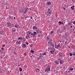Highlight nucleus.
<instances>
[{"instance_id": "f257e3e1", "label": "nucleus", "mask_w": 75, "mask_h": 75, "mask_svg": "<svg viewBox=\"0 0 75 75\" xmlns=\"http://www.w3.org/2000/svg\"><path fill=\"white\" fill-rule=\"evenodd\" d=\"M43 56L42 55V53H40L39 57L38 58V59L40 61H43Z\"/></svg>"}, {"instance_id": "f03ea898", "label": "nucleus", "mask_w": 75, "mask_h": 75, "mask_svg": "<svg viewBox=\"0 0 75 75\" xmlns=\"http://www.w3.org/2000/svg\"><path fill=\"white\" fill-rule=\"evenodd\" d=\"M50 67L48 66L47 68L45 69V72H48V71H51Z\"/></svg>"}, {"instance_id": "7ed1b4c3", "label": "nucleus", "mask_w": 75, "mask_h": 75, "mask_svg": "<svg viewBox=\"0 0 75 75\" xmlns=\"http://www.w3.org/2000/svg\"><path fill=\"white\" fill-rule=\"evenodd\" d=\"M7 25L8 27L10 28H12V27L11 26V23H10V22H8Z\"/></svg>"}, {"instance_id": "20e7f679", "label": "nucleus", "mask_w": 75, "mask_h": 75, "mask_svg": "<svg viewBox=\"0 0 75 75\" xmlns=\"http://www.w3.org/2000/svg\"><path fill=\"white\" fill-rule=\"evenodd\" d=\"M64 63V62L63 60H60L59 63L60 64H63Z\"/></svg>"}, {"instance_id": "39448f33", "label": "nucleus", "mask_w": 75, "mask_h": 75, "mask_svg": "<svg viewBox=\"0 0 75 75\" xmlns=\"http://www.w3.org/2000/svg\"><path fill=\"white\" fill-rule=\"evenodd\" d=\"M21 47L23 48H25L26 47V45L25 44H23L22 45Z\"/></svg>"}, {"instance_id": "423d86ee", "label": "nucleus", "mask_w": 75, "mask_h": 75, "mask_svg": "<svg viewBox=\"0 0 75 75\" xmlns=\"http://www.w3.org/2000/svg\"><path fill=\"white\" fill-rule=\"evenodd\" d=\"M30 35H28L25 36V38L27 39H28V38H30Z\"/></svg>"}, {"instance_id": "0eeeda50", "label": "nucleus", "mask_w": 75, "mask_h": 75, "mask_svg": "<svg viewBox=\"0 0 75 75\" xmlns=\"http://www.w3.org/2000/svg\"><path fill=\"white\" fill-rule=\"evenodd\" d=\"M32 33V32H29L28 31L26 32L27 35H30V34H31Z\"/></svg>"}, {"instance_id": "6e6552de", "label": "nucleus", "mask_w": 75, "mask_h": 75, "mask_svg": "<svg viewBox=\"0 0 75 75\" xmlns=\"http://www.w3.org/2000/svg\"><path fill=\"white\" fill-rule=\"evenodd\" d=\"M51 3H52V2H47V3L46 4H47V5L49 6V5H51Z\"/></svg>"}, {"instance_id": "1a4fd4ad", "label": "nucleus", "mask_w": 75, "mask_h": 75, "mask_svg": "<svg viewBox=\"0 0 75 75\" xmlns=\"http://www.w3.org/2000/svg\"><path fill=\"white\" fill-rule=\"evenodd\" d=\"M54 47H53L52 48H51V50H52V51H54V52L56 50L54 48Z\"/></svg>"}, {"instance_id": "9d476101", "label": "nucleus", "mask_w": 75, "mask_h": 75, "mask_svg": "<svg viewBox=\"0 0 75 75\" xmlns=\"http://www.w3.org/2000/svg\"><path fill=\"white\" fill-rule=\"evenodd\" d=\"M36 31L37 34H40V30L38 29H37L36 30Z\"/></svg>"}, {"instance_id": "9b49d317", "label": "nucleus", "mask_w": 75, "mask_h": 75, "mask_svg": "<svg viewBox=\"0 0 75 75\" xmlns=\"http://www.w3.org/2000/svg\"><path fill=\"white\" fill-rule=\"evenodd\" d=\"M18 26L19 27V25H18V24H15V27H16V28H18Z\"/></svg>"}, {"instance_id": "f8f14e48", "label": "nucleus", "mask_w": 75, "mask_h": 75, "mask_svg": "<svg viewBox=\"0 0 75 75\" xmlns=\"http://www.w3.org/2000/svg\"><path fill=\"white\" fill-rule=\"evenodd\" d=\"M21 44V42L19 41H17L16 42V45H18V44Z\"/></svg>"}, {"instance_id": "ddd939ff", "label": "nucleus", "mask_w": 75, "mask_h": 75, "mask_svg": "<svg viewBox=\"0 0 75 75\" xmlns=\"http://www.w3.org/2000/svg\"><path fill=\"white\" fill-rule=\"evenodd\" d=\"M63 29L64 30H67V25H64Z\"/></svg>"}, {"instance_id": "4468645a", "label": "nucleus", "mask_w": 75, "mask_h": 75, "mask_svg": "<svg viewBox=\"0 0 75 75\" xmlns=\"http://www.w3.org/2000/svg\"><path fill=\"white\" fill-rule=\"evenodd\" d=\"M48 12L49 14H51L52 13V11L51 10H48Z\"/></svg>"}, {"instance_id": "2eb2a0df", "label": "nucleus", "mask_w": 75, "mask_h": 75, "mask_svg": "<svg viewBox=\"0 0 75 75\" xmlns=\"http://www.w3.org/2000/svg\"><path fill=\"white\" fill-rule=\"evenodd\" d=\"M28 10V8H27L26 9H25V12H24V13H26V12H27V11Z\"/></svg>"}, {"instance_id": "dca6fc26", "label": "nucleus", "mask_w": 75, "mask_h": 75, "mask_svg": "<svg viewBox=\"0 0 75 75\" xmlns=\"http://www.w3.org/2000/svg\"><path fill=\"white\" fill-rule=\"evenodd\" d=\"M55 63L57 64H59V62L57 60H56L54 62Z\"/></svg>"}, {"instance_id": "f3484780", "label": "nucleus", "mask_w": 75, "mask_h": 75, "mask_svg": "<svg viewBox=\"0 0 75 75\" xmlns=\"http://www.w3.org/2000/svg\"><path fill=\"white\" fill-rule=\"evenodd\" d=\"M42 54V56H43V55H47V53L45 52H44Z\"/></svg>"}, {"instance_id": "a211bd4d", "label": "nucleus", "mask_w": 75, "mask_h": 75, "mask_svg": "<svg viewBox=\"0 0 75 75\" xmlns=\"http://www.w3.org/2000/svg\"><path fill=\"white\" fill-rule=\"evenodd\" d=\"M1 34L3 35V34H5V33H4V31H1Z\"/></svg>"}, {"instance_id": "6ab92c4d", "label": "nucleus", "mask_w": 75, "mask_h": 75, "mask_svg": "<svg viewBox=\"0 0 75 75\" xmlns=\"http://www.w3.org/2000/svg\"><path fill=\"white\" fill-rule=\"evenodd\" d=\"M59 47H60V48H61V49L62 50L63 49V48H62V46H61V45H60V43H59Z\"/></svg>"}, {"instance_id": "aec40b11", "label": "nucleus", "mask_w": 75, "mask_h": 75, "mask_svg": "<svg viewBox=\"0 0 75 75\" xmlns=\"http://www.w3.org/2000/svg\"><path fill=\"white\" fill-rule=\"evenodd\" d=\"M33 33H34V35H37L38 34L37 32H34Z\"/></svg>"}, {"instance_id": "412c9836", "label": "nucleus", "mask_w": 75, "mask_h": 75, "mask_svg": "<svg viewBox=\"0 0 75 75\" xmlns=\"http://www.w3.org/2000/svg\"><path fill=\"white\" fill-rule=\"evenodd\" d=\"M58 24L59 25H61V24H62V22L61 21H59L58 23Z\"/></svg>"}, {"instance_id": "4be33fe9", "label": "nucleus", "mask_w": 75, "mask_h": 75, "mask_svg": "<svg viewBox=\"0 0 75 75\" xmlns=\"http://www.w3.org/2000/svg\"><path fill=\"white\" fill-rule=\"evenodd\" d=\"M52 41V37H50V40H49V41L50 42H51Z\"/></svg>"}, {"instance_id": "5701e85b", "label": "nucleus", "mask_w": 75, "mask_h": 75, "mask_svg": "<svg viewBox=\"0 0 75 75\" xmlns=\"http://www.w3.org/2000/svg\"><path fill=\"white\" fill-rule=\"evenodd\" d=\"M74 6H73L71 7V8L72 9V10H74Z\"/></svg>"}, {"instance_id": "b1692460", "label": "nucleus", "mask_w": 75, "mask_h": 75, "mask_svg": "<svg viewBox=\"0 0 75 75\" xmlns=\"http://www.w3.org/2000/svg\"><path fill=\"white\" fill-rule=\"evenodd\" d=\"M9 19H10V20H12L13 19V18H12V17L11 16H9Z\"/></svg>"}, {"instance_id": "393cba45", "label": "nucleus", "mask_w": 75, "mask_h": 75, "mask_svg": "<svg viewBox=\"0 0 75 75\" xmlns=\"http://www.w3.org/2000/svg\"><path fill=\"white\" fill-rule=\"evenodd\" d=\"M31 53H33V54H34V51H33V50H31Z\"/></svg>"}, {"instance_id": "a878e982", "label": "nucleus", "mask_w": 75, "mask_h": 75, "mask_svg": "<svg viewBox=\"0 0 75 75\" xmlns=\"http://www.w3.org/2000/svg\"><path fill=\"white\" fill-rule=\"evenodd\" d=\"M36 72H40V70L39 69H37V70H36Z\"/></svg>"}, {"instance_id": "bb28decb", "label": "nucleus", "mask_w": 75, "mask_h": 75, "mask_svg": "<svg viewBox=\"0 0 75 75\" xmlns=\"http://www.w3.org/2000/svg\"><path fill=\"white\" fill-rule=\"evenodd\" d=\"M69 25H71L72 24V23H68Z\"/></svg>"}, {"instance_id": "cd10ccee", "label": "nucleus", "mask_w": 75, "mask_h": 75, "mask_svg": "<svg viewBox=\"0 0 75 75\" xmlns=\"http://www.w3.org/2000/svg\"><path fill=\"white\" fill-rule=\"evenodd\" d=\"M13 53L15 54V55H16V54H17V53L16 52V51H14V52H13Z\"/></svg>"}, {"instance_id": "c85d7f7f", "label": "nucleus", "mask_w": 75, "mask_h": 75, "mask_svg": "<svg viewBox=\"0 0 75 75\" xmlns=\"http://www.w3.org/2000/svg\"><path fill=\"white\" fill-rule=\"evenodd\" d=\"M36 26H34L33 27V30H35V27Z\"/></svg>"}, {"instance_id": "c756f323", "label": "nucleus", "mask_w": 75, "mask_h": 75, "mask_svg": "<svg viewBox=\"0 0 75 75\" xmlns=\"http://www.w3.org/2000/svg\"><path fill=\"white\" fill-rule=\"evenodd\" d=\"M22 68H19V71L20 72H21L22 71Z\"/></svg>"}, {"instance_id": "7c9ffc66", "label": "nucleus", "mask_w": 75, "mask_h": 75, "mask_svg": "<svg viewBox=\"0 0 75 75\" xmlns=\"http://www.w3.org/2000/svg\"><path fill=\"white\" fill-rule=\"evenodd\" d=\"M50 52L52 54H53V53H52V52H54V51H50Z\"/></svg>"}, {"instance_id": "2f4dec72", "label": "nucleus", "mask_w": 75, "mask_h": 75, "mask_svg": "<svg viewBox=\"0 0 75 75\" xmlns=\"http://www.w3.org/2000/svg\"><path fill=\"white\" fill-rule=\"evenodd\" d=\"M69 70H70V71H73V70H74V69L71 68L69 69Z\"/></svg>"}, {"instance_id": "473e14b6", "label": "nucleus", "mask_w": 75, "mask_h": 75, "mask_svg": "<svg viewBox=\"0 0 75 75\" xmlns=\"http://www.w3.org/2000/svg\"><path fill=\"white\" fill-rule=\"evenodd\" d=\"M1 49V52H3V50H4V48H2Z\"/></svg>"}, {"instance_id": "72a5a7b5", "label": "nucleus", "mask_w": 75, "mask_h": 75, "mask_svg": "<svg viewBox=\"0 0 75 75\" xmlns=\"http://www.w3.org/2000/svg\"><path fill=\"white\" fill-rule=\"evenodd\" d=\"M51 45H52V47H54V44H52V43H50Z\"/></svg>"}, {"instance_id": "f704fd0d", "label": "nucleus", "mask_w": 75, "mask_h": 75, "mask_svg": "<svg viewBox=\"0 0 75 75\" xmlns=\"http://www.w3.org/2000/svg\"><path fill=\"white\" fill-rule=\"evenodd\" d=\"M67 42L66 41L64 43L65 45H67Z\"/></svg>"}, {"instance_id": "c9c22d12", "label": "nucleus", "mask_w": 75, "mask_h": 75, "mask_svg": "<svg viewBox=\"0 0 75 75\" xmlns=\"http://www.w3.org/2000/svg\"><path fill=\"white\" fill-rule=\"evenodd\" d=\"M69 54H70V56H72V53H69Z\"/></svg>"}, {"instance_id": "e433bc0d", "label": "nucleus", "mask_w": 75, "mask_h": 75, "mask_svg": "<svg viewBox=\"0 0 75 75\" xmlns=\"http://www.w3.org/2000/svg\"><path fill=\"white\" fill-rule=\"evenodd\" d=\"M54 44V45H55V47H56L57 46V45L56 44V43H54L53 44Z\"/></svg>"}, {"instance_id": "4c0bfd02", "label": "nucleus", "mask_w": 75, "mask_h": 75, "mask_svg": "<svg viewBox=\"0 0 75 75\" xmlns=\"http://www.w3.org/2000/svg\"><path fill=\"white\" fill-rule=\"evenodd\" d=\"M26 42V45H28V42Z\"/></svg>"}, {"instance_id": "58836bf2", "label": "nucleus", "mask_w": 75, "mask_h": 75, "mask_svg": "<svg viewBox=\"0 0 75 75\" xmlns=\"http://www.w3.org/2000/svg\"><path fill=\"white\" fill-rule=\"evenodd\" d=\"M52 45H49L48 46L49 47H51V46Z\"/></svg>"}, {"instance_id": "ea45409f", "label": "nucleus", "mask_w": 75, "mask_h": 75, "mask_svg": "<svg viewBox=\"0 0 75 75\" xmlns=\"http://www.w3.org/2000/svg\"><path fill=\"white\" fill-rule=\"evenodd\" d=\"M51 34H54V31H52L51 32Z\"/></svg>"}, {"instance_id": "a19ab883", "label": "nucleus", "mask_w": 75, "mask_h": 75, "mask_svg": "<svg viewBox=\"0 0 75 75\" xmlns=\"http://www.w3.org/2000/svg\"><path fill=\"white\" fill-rule=\"evenodd\" d=\"M73 55H74V56H75V52H74L73 54Z\"/></svg>"}, {"instance_id": "79ce46f5", "label": "nucleus", "mask_w": 75, "mask_h": 75, "mask_svg": "<svg viewBox=\"0 0 75 75\" xmlns=\"http://www.w3.org/2000/svg\"><path fill=\"white\" fill-rule=\"evenodd\" d=\"M16 31V30H15V29H13V31H14V32H15V31Z\"/></svg>"}, {"instance_id": "37998d69", "label": "nucleus", "mask_w": 75, "mask_h": 75, "mask_svg": "<svg viewBox=\"0 0 75 75\" xmlns=\"http://www.w3.org/2000/svg\"><path fill=\"white\" fill-rule=\"evenodd\" d=\"M48 37H49V36H47V40H50V38H48Z\"/></svg>"}, {"instance_id": "c03bdc74", "label": "nucleus", "mask_w": 75, "mask_h": 75, "mask_svg": "<svg viewBox=\"0 0 75 75\" xmlns=\"http://www.w3.org/2000/svg\"><path fill=\"white\" fill-rule=\"evenodd\" d=\"M73 2L74 3H75V0H72Z\"/></svg>"}, {"instance_id": "a18cd8bd", "label": "nucleus", "mask_w": 75, "mask_h": 75, "mask_svg": "<svg viewBox=\"0 0 75 75\" xmlns=\"http://www.w3.org/2000/svg\"><path fill=\"white\" fill-rule=\"evenodd\" d=\"M35 35H34V34H33V37H35Z\"/></svg>"}, {"instance_id": "49530a36", "label": "nucleus", "mask_w": 75, "mask_h": 75, "mask_svg": "<svg viewBox=\"0 0 75 75\" xmlns=\"http://www.w3.org/2000/svg\"><path fill=\"white\" fill-rule=\"evenodd\" d=\"M37 26H36V27L35 28V30H37Z\"/></svg>"}, {"instance_id": "de8ad7c7", "label": "nucleus", "mask_w": 75, "mask_h": 75, "mask_svg": "<svg viewBox=\"0 0 75 75\" xmlns=\"http://www.w3.org/2000/svg\"><path fill=\"white\" fill-rule=\"evenodd\" d=\"M24 55H25V56H26L27 55V54L25 53H24Z\"/></svg>"}, {"instance_id": "09e8293b", "label": "nucleus", "mask_w": 75, "mask_h": 75, "mask_svg": "<svg viewBox=\"0 0 75 75\" xmlns=\"http://www.w3.org/2000/svg\"><path fill=\"white\" fill-rule=\"evenodd\" d=\"M73 23L74 24V25H75V21H73Z\"/></svg>"}, {"instance_id": "8fccbe9b", "label": "nucleus", "mask_w": 75, "mask_h": 75, "mask_svg": "<svg viewBox=\"0 0 75 75\" xmlns=\"http://www.w3.org/2000/svg\"><path fill=\"white\" fill-rule=\"evenodd\" d=\"M55 48L58 49V47H57V46H56L55 47Z\"/></svg>"}, {"instance_id": "3c124183", "label": "nucleus", "mask_w": 75, "mask_h": 75, "mask_svg": "<svg viewBox=\"0 0 75 75\" xmlns=\"http://www.w3.org/2000/svg\"><path fill=\"white\" fill-rule=\"evenodd\" d=\"M63 8H64V10H66V8L63 7Z\"/></svg>"}, {"instance_id": "603ef678", "label": "nucleus", "mask_w": 75, "mask_h": 75, "mask_svg": "<svg viewBox=\"0 0 75 75\" xmlns=\"http://www.w3.org/2000/svg\"><path fill=\"white\" fill-rule=\"evenodd\" d=\"M57 47H58V48H59V44L57 46Z\"/></svg>"}, {"instance_id": "864d4df0", "label": "nucleus", "mask_w": 75, "mask_h": 75, "mask_svg": "<svg viewBox=\"0 0 75 75\" xmlns=\"http://www.w3.org/2000/svg\"><path fill=\"white\" fill-rule=\"evenodd\" d=\"M51 48H50V47H49L48 48V50H50V49H51Z\"/></svg>"}, {"instance_id": "5fc2aeb1", "label": "nucleus", "mask_w": 75, "mask_h": 75, "mask_svg": "<svg viewBox=\"0 0 75 75\" xmlns=\"http://www.w3.org/2000/svg\"><path fill=\"white\" fill-rule=\"evenodd\" d=\"M5 45H2V47H5Z\"/></svg>"}, {"instance_id": "6e6d98bb", "label": "nucleus", "mask_w": 75, "mask_h": 75, "mask_svg": "<svg viewBox=\"0 0 75 75\" xmlns=\"http://www.w3.org/2000/svg\"><path fill=\"white\" fill-rule=\"evenodd\" d=\"M21 64H19V65H18V66H21Z\"/></svg>"}, {"instance_id": "4d7b16f0", "label": "nucleus", "mask_w": 75, "mask_h": 75, "mask_svg": "<svg viewBox=\"0 0 75 75\" xmlns=\"http://www.w3.org/2000/svg\"><path fill=\"white\" fill-rule=\"evenodd\" d=\"M31 35H34V33H31Z\"/></svg>"}, {"instance_id": "13d9d810", "label": "nucleus", "mask_w": 75, "mask_h": 75, "mask_svg": "<svg viewBox=\"0 0 75 75\" xmlns=\"http://www.w3.org/2000/svg\"><path fill=\"white\" fill-rule=\"evenodd\" d=\"M40 34H41V33H42V32L41 31H40Z\"/></svg>"}, {"instance_id": "bf43d9fd", "label": "nucleus", "mask_w": 75, "mask_h": 75, "mask_svg": "<svg viewBox=\"0 0 75 75\" xmlns=\"http://www.w3.org/2000/svg\"><path fill=\"white\" fill-rule=\"evenodd\" d=\"M0 52H1V53H2V52H1V50H0Z\"/></svg>"}, {"instance_id": "052dcab7", "label": "nucleus", "mask_w": 75, "mask_h": 75, "mask_svg": "<svg viewBox=\"0 0 75 75\" xmlns=\"http://www.w3.org/2000/svg\"><path fill=\"white\" fill-rule=\"evenodd\" d=\"M50 41L48 42V44H50Z\"/></svg>"}, {"instance_id": "680f3d73", "label": "nucleus", "mask_w": 75, "mask_h": 75, "mask_svg": "<svg viewBox=\"0 0 75 75\" xmlns=\"http://www.w3.org/2000/svg\"><path fill=\"white\" fill-rule=\"evenodd\" d=\"M68 73H70V72H70V71H68Z\"/></svg>"}, {"instance_id": "e2e57ef3", "label": "nucleus", "mask_w": 75, "mask_h": 75, "mask_svg": "<svg viewBox=\"0 0 75 75\" xmlns=\"http://www.w3.org/2000/svg\"><path fill=\"white\" fill-rule=\"evenodd\" d=\"M21 38L20 37H19L18 38V40H20Z\"/></svg>"}, {"instance_id": "0e129e2a", "label": "nucleus", "mask_w": 75, "mask_h": 75, "mask_svg": "<svg viewBox=\"0 0 75 75\" xmlns=\"http://www.w3.org/2000/svg\"><path fill=\"white\" fill-rule=\"evenodd\" d=\"M59 57H62V55L61 54H60V55H59Z\"/></svg>"}, {"instance_id": "69168bd1", "label": "nucleus", "mask_w": 75, "mask_h": 75, "mask_svg": "<svg viewBox=\"0 0 75 75\" xmlns=\"http://www.w3.org/2000/svg\"><path fill=\"white\" fill-rule=\"evenodd\" d=\"M15 51L16 52H17V51L16 50Z\"/></svg>"}, {"instance_id": "338daca9", "label": "nucleus", "mask_w": 75, "mask_h": 75, "mask_svg": "<svg viewBox=\"0 0 75 75\" xmlns=\"http://www.w3.org/2000/svg\"><path fill=\"white\" fill-rule=\"evenodd\" d=\"M30 18H31V19H33V17H30Z\"/></svg>"}, {"instance_id": "774afa93", "label": "nucleus", "mask_w": 75, "mask_h": 75, "mask_svg": "<svg viewBox=\"0 0 75 75\" xmlns=\"http://www.w3.org/2000/svg\"><path fill=\"white\" fill-rule=\"evenodd\" d=\"M14 19H16V17H14Z\"/></svg>"}]
</instances>
